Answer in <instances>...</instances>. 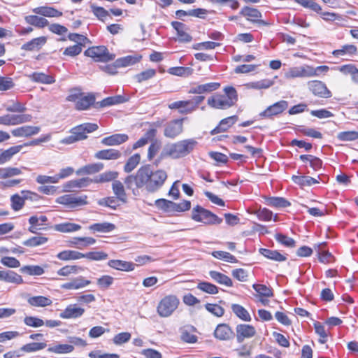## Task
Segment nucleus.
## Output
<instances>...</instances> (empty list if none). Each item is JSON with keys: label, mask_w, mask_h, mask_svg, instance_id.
Here are the masks:
<instances>
[{"label": "nucleus", "mask_w": 358, "mask_h": 358, "mask_svg": "<svg viewBox=\"0 0 358 358\" xmlns=\"http://www.w3.org/2000/svg\"><path fill=\"white\" fill-rule=\"evenodd\" d=\"M170 109H178L180 114H189L194 112L189 100L177 101L169 105Z\"/></svg>", "instance_id": "obj_29"}, {"label": "nucleus", "mask_w": 358, "mask_h": 358, "mask_svg": "<svg viewBox=\"0 0 358 358\" xmlns=\"http://www.w3.org/2000/svg\"><path fill=\"white\" fill-rule=\"evenodd\" d=\"M27 76L31 81L34 83L50 85L55 82L54 76L43 72H34Z\"/></svg>", "instance_id": "obj_25"}, {"label": "nucleus", "mask_w": 358, "mask_h": 358, "mask_svg": "<svg viewBox=\"0 0 358 358\" xmlns=\"http://www.w3.org/2000/svg\"><path fill=\"white\" fill-rule=\"evenodd\" d=\"M288 106L287 101L281 100L267 107L259 115L262 118L272 119L274 116H277L287 110Z\"/></svg>", "instance_id": "obj_9"}, {"label": "nucleus", "mask_w": 358, "mask_h": 358, "mask_svg": "<svg viewBox=\"0 0 358 358\" xmlns=\"http://www.w3.org/2000/svg\"><path fill=\"white\" fill-rule=\"evenodd\" d=\"M108 265L114 269L127 272L134 270L136 266L133 262L119 259L110 260Z\"/></svg>", "instance_id": "obj_27"}, {"label": "nucleus", "mask_w": 358, "mask_h": 358, "mask_svg": "<svg viewBox=\"0 0 358 358\" xmlns=\"http://www.w3.org/2000/svg\"><path fill=\"white\" fill-rule=\"evenodd\" d=\"M22 171L17 167L7 166L0 168V179H7L22 174Z\"/></svg>", "instance_id": "obj_47"}, {"label": "nucleus", "mask_w": 358, "mask_h": 358, "mask_svg": "<svg viewBox=\"0 0 358 358\" xmlns=\"http://www.w3.org/2000/svg\"><path fill=\"white\" fill-rule=\"evenodd\" d=\"M22 148L23 145H18L12 146L6 150L0 151V165L9 162L15 155L20 152Z\"/></svg>", "instance_id": "obj_31"}, {"label": "nucleus", "mask_w": 358, "mask_h": 358, "mask_svg": "<svg viewBox=\"0 0 358 358\" xmlns=\"http://www.w3.org/2000/svg\"><path fill=\"white\" fill-rule=\"evenodd\" d=\"M337 138L342 141H351L358 139V132L355 131H342L337 134Z\"/></svg>", "instance_id": "obj_60"}, {"label": "nucleus", "mask_w": 358, "mask_h": 358, "mask_svg": "<svg viewBox=\"0 0 358 358\" xmlns=\"http://www.w3.org/2000/svg\"><path fill=\"white\" fill-rule=\"evenodd\" d=\"M24 323L30 327L38 328L44 325V321L37 317L26 316L24 318Z\"/></svg>", "instance_id": "obj_61"}, {"label": "nucleus", "mask_w": 358, "mask_h": 358, "mask_svg": "<svg viewBox=\"0 0 358 358\" xmlns=\"http://www.w3.org/2000/svg\"><path fill=\"white\" fill-rule=\"evenodd\" d=\"M162 147L161 141L155 140L151 143L148 150V159L151 161L158 153Z\"/></svg>", "instance_id": "obj_62"}, {"label": "nucleus", "mask_w": 358, "mask_h": 358, "mask_svg": "<svg viewBox=\"0 0 358 358\" xmlns=\"http://www.w3.org/2000/svg\"><path fill=\"white\" fill-rule=\"evenodd\" d=\"M34 13L48 17H59L62 13L52 7L41 6L33 10Z\"/></svg>", "instance_id": "obj_33"}, {"label": "nucleus", "mask_w": 358, "mask_h": 358, "mask_svg": "<svg viewBox=\"0 0 358 358\" xmlns=\"http://www.w3.org/2000/svg\"><path fill=\"white\" fill-rule=\"evenodd\" d=\"M252 287L260 296L271 297L273 296L272 290L264 285L254 284Z\"/></svg>", "instance_id": "obj_63"}, {"label": "nucleus", "mask_w": 358, "mask_h": 358, "mask_svg": "<svg viewBox=\"0 0 358 358\" xmlns=\"http://www.w3.org/2000/svg\"><path fill=\"white\" fill-rule=\"evenodd\" d=\"M240 14L245 16L248 21L257 22L264 25L267 24L266 22L260 20L262 14L256 8L245 6L241 9Z\"/></svg>", "instance_id": "obj_18"}, {"label": "nucleus", "mask_w": 358, "mask_h": 358, "mask_svg": "<svg viewBox=\"0 0 358 358\" xmlns=\"http://www.w3.org/2000/svg\"><path fill=\"white\" fill-rule=\"evenodd\" d=\"M180 304L179 299L173 294L163 297L157 306V312L162 317H168L173 315Z\"/></svg>", "instance_id": "obj_4"}, {"label": "nucleus", "mask_w": 358, "mask_h": 358, "mask_svg": "<svg viewBox=\"0 0 358 358\" xmlns=\"http://www.w3.org/2000/svg\"><path fill=\"white\" fill-rule=\"evenodd\" d=\"M236 339L238 343H242L245 338H250L255 336V328L246 324H241L236 326Z\"/></svg>", "instance_id": "obj_13"}, {"label": "nucleus", "mask_w": 358, "mask_h": 358, "mask_svg": "<svg viewBox=\"0 0 358 358\" xmlns=\"http://www.w3.org/2000/svg\"><path fill=\"white\" fill-rule=\"evenodd\" d=\"M209 275L217 283L225 285L229 287L233 286V282L231 279L222 273L216 271H209Z\"/></svg>", "instance_id": "obj_34"}, {"label": "nucleus", "mask_w": 358, "mask_h": 358, "mask_svg": "<svg viewBox=\"0 0 358 358\" xmlns=\"http://www.w3.org/2000/svg\"><path fill=\"white\" fill-rule=\"evenodd\" d=\"M274 84V81L270 79H263L261 80L251 82L246 85L248 88L255 90H262L269 88Z\"/></svg>", "instance_id": "obj_49"}, {"label": "nucleus", "mask_w": 358, "mask_h": 358, "mask_svg": "<svg viewBox=\"0 0 358 358\" xmlns=\"http://www.w3.org/2000/svg\"><path fill=\"white\" fill-rule=\"evenodd\" d=\"M214 336L220 341H227L233 337L234 332L228 324H220L214 331Z\"/></svg>", "instance_id": "obj_22"}, {"label": "nucleus", "mask_w": 358, "mask_h": 358, "mask_svg": "<svg viewBox=\"0 0 358 358\" xmlns=\"http://www.w3.org/2000/svg\"><path fill=\"white\" fill-rule=\"evenodd\" d=\"M85 313V309L77 304H70L63 310L59 317L62 319H76L80 317Z\"/></svg>", "instance_id": "obj_14"}, {"label": "nucleus", "mask_w": 358, "mask_h": 358, "mask_svg": "<svg viewBox=\"0 0 358 358\" xmlns=\"http://www.w3.org/2000/svg\"><path fill=\"white\" fill-rule=\"evenodd\" d=\"M121 152L115 149H106L96 152L94 155L95 158L103 160H115L121 157Z\"/></svg>", "instance_id": "obj_28"}, {"label": "nucleus", "mask_w": 358, "mask_h": 358, "mask_svg": "<svg viewBox=\"0 0 358 358\" xmlns=\"http://www.w3.org/2000/svg\"><path fill=\"white\" fill-rule=\"evenodd\" d=\"M197 141L194 138H188L170 143L164 146L161 152V159L169 157L172 159L184 157L191 153L196 146Z\"/></svg>", "instance_id": "obj_3"}, {"label": "nucleus", "mask_w": 358, "mask_h": 358, "mask_svg": "<svg viewBox=\"0 0 358 358\" xmlns=\"http://www.w3.org/2000/svg\"><path fill=\"white\" fill-rule=\"evenodd\" d=\"M141 55H128L117 59L115 61V64L117 67H126L136 64L141 60Z\"/></svg>", "instance_id": "obj_42"}, {"label": "nucleus", "mask_w": 358, "mask_h": 358, "mask_svg": "<svg viewBox=\"0 0 358 358\" xmlns=\"http://www.w3.org/2000/svg\"><path fill=\"white\" fill-rule=\"evenodd\" d=\"M55 202L69 208H76L88 203L87 195H76L74 194L62 195L56 199Z\"/></svg>", "instance_id": "obj_7"}, {"label": "nucleus", "mask_w": 358, "mask_h": 358, "mask_svg": "<svg viewBox=\"0 0 358 358\" xmlns=\"http://www.w3.org/2000/svg\"><path fill=\"white\" fill-rule=\"evenodd\" d=\"M112 189L116 198L123 202H127V194L123 184L119 180H114L112 184Z\"/></svg>", "instance_id": "obj_41"}, {"label": "nucleus", "mask_w": 358, "mask_h": 358, "mask_svg": "<svg viewBox=\"0 0 358 358\" xmlns=\"http://www.w3.org/2000/svg\"><path fill=\"white\" fill-rule=\"evenodd\" d=\"M309 90L315 95L321 98H330L332 94L325 83L320 80H310L307 83Z\"/></svg>", "instance_id": "obj_11"}, {"label": "nucleus", "mask_w": 358, "mask_h": 358, "mask_svg": "<svg viewBox=\"0 0 358 358\" xmlns=\"http://www.w3.org/2000/svg\"><path fill=\"white\" fill-rule=\"evenodd\" d=\"M259 253L267 259L277 261V262H284L286 260V257L280 254L277 250H272L266 248H260Z\"/></svg>", "instance_id": "obj_43"}, {"label": "nucleus", "mask_w": 358, "mask_h": 358, "mask_svg": "<svg viewBox=\"0 0 358 358\" xmlns=\"http://www.w3.org/2000/svg\"><path fill=\"white\" fill-rule=\"evenodd\" d=\"M220 87V83L217 82L208 83L205 84L198 85L191 87L189 91L190 94H201L204 93H209L218 90Z\"/></svg>", "instance_id": "obj_19"}, {"label": "nucleus", "mask_w": 358, "mask_h": 358, "mask_svg": "<svg viewBox=\"0 0 358 358\" xmlns=\"http://www.w3.org/2000/svg\"><path fill=\"white\" fill-rule=\"evenodd\" d=\"M205 308L209 313L218 317L224 314V309L217 304L206 303Z\"/></svg>", "instance_id": "obj_64"}, {"label": "nucleus", "mask_w": 358, "mask_h": 358, "mask_svg": "<svg viewBox=\"0 0 358 358\" xmlns=\"http://www.w3.org/2000/svg\"><path fill=\"white\" fill-rule=\"evenodd\" d=\"M20 271L31 275H41L44 273V269L37 265L24 266L20 268Z\"/></svg>", "instance_id": "obj_52"}, {"label": "nucleus", "mask_w": 358, "mask_h": 358, "mask_svg": "<svg viewBox=\"0 0 358 358\" xmlns=\"http://www.w3.org/2000/svg\"><path fill=\"white\" fill-rule=\"evenodd\" d=\"M167 178V173L164 170L153 171L149 165H146L141 166L135 174L128 176L124 183L134 195L143 187L149 193H155L163 187Z\"/></svg>", "instance_id": "obj_1"}, {"label": "nucleus", "mask_w": 358, "mask_h": 358, "mask_svg": "<svg viewBox=\"0 0 358 358\" xmlns=\"http://www.w3.org/2000/svg\"><path fill=\"white\" fill-rule=\"evenodd\" d=\"M74 347L69 344H57L50 346L48 351L56 354H66L73 352Z\"/></svg>", "instance_id": "obj_48"}, {"label": "nucleus", "mask_w": 358, "mask_h": 358, "mask_svg": "<svg viewBox=\"0 0 358 358\" xmlns=\"http://www.w3.org/2000/svg\"><path fill=\"white\" fill-rule=\"evenodd\" d=\"M357 48L354 45H345L341 49L333 51V55L336 57H341L345 55H354L357 52Z\"/></svg>", "instance_id": "obj_51"}, {"label": "nucleus", "mask_w": 358, "mask_h": 358, "mask_svg": "<svg viewBox=\"0 0 358 358\" xmlns=\"http://www.w3.org/2000/svg\"><path fill=\"white\" fill-rule=\"evenodd\" d=\"M238 99L236 90L232 86H227L223 89V94L215 93L208 97L207 103L214 109L227 110L234 106L238 101Z\"/></svg>", "instance_id": "obj_2"}, {"label": "nucleus", "mask_w": 358, "mask_h": 358, "mask_svg": "<svg viewBox=\"0 0 358 358\" xmlns=\"http://www.w3.org/2000/svg\"><path fill=\"white\" fill-rule=\"evenodd\" d=\"M104 166L102 163L89 164L79 168L76 173L78 176L92 175L101 171Z\"/></svg>", "instance_id": "obj_26"}, {"label": "nucleus", "mask_w": 358, "mask_h": 358, "mask_svg": "<svg viewBox=\"0 0 358 358\" xmlns=\"http://www.w3.org/2000/svg\"><path fill=\"white\" fill-rule=\"evenodd\" d=\"M140 159L141 156L139 154H135L130 157L124 166V171L126 173L131 172L139 164Z\"/></svg>", "instance_id": "obj_53"}, {"label": "nucleus", "mask_w": 358, "mask_h": 358, "mask_svg": "<svg viewBox=\"0 0 358 358\" xmlns=\"http://www.w3.org/2000/svg\"><path fill=\"white\" fill-rule=\"evenodd\" d=\"M48 218L45 215L31 216L29 219V222L31 224L29 231L31 233H35L36 230L42 229V227L45 224Z\"/></svg>", "instance_id": "obj_35"}, {"label": "nucleus", "mask_w": 358, "mask_h": 358, "mask_svg": "<svg viewBox=\"0 0 358 358\" xmlns=\"http://www.w3.org/2000/svg\"><path fill=\"white\" fill-rule=\"evenodd\" d=\"M293 181L301 186H310L312 185L318 183V180L315 178H313L310 176H292Z\"/></svg>", "instance_id": "obj_50"}, {"label": "nucleus", "mask_w": 358, "mask_h": 358, "mask_svg": "<svg viewBox=\"0 0 358 358\" xmlns=\"http://www.w3.org/2000/svg\"><path fill=\"white\" fill-rule=\"evenodd\" d=\"M57 257L62 261L76 260L83 258V253L76 250H63L57 255Z\"/></svg>", "instance_id": "obj_38"}, {"label": "nucleus", "mask_w": 358, "mask_h": 358, "mask_svg": "<svg viewBox=\"0 0 358 358\" xmlns=\"http://www.w3.org/2000/svg\"><path fill=\"white\" fill-rule=\"evenodd\" d=\"M294 1L306 8H309L317 13H321L322 8L315 0H294Z\"/></svg>", "instance_id": "obj_54"}, {"label": "nucleus", "mask_w": 358, "mask_h": 358, "mask_svg": "<svg viewBox=\"0 0 358 358\" xmlns=\"http://www.w3.org/2000/svg\"><path fill=\"white\" fill-rule=\"evenodd\" d=\"M81 270V267L76 265L65 266L58 270L57 274L61 276H68L71 274H76Z\"/></svg>", "instance_id": "obj_59"}, {"label": "nucleus", "mask_w": 358, "mask_h": 358, "mask_svg": "<svg viewBox=\"0 0 358 358\" xmlns=\"http://www.w3.org/2000/svg\"><path fill=\"white\" fill-rule=\"evenodd\" d=\"M55 229L62 233L77 231L81 229V226L71 222H65L55 225Z\"/></svg>", "instance_id": "obj_46"}, {"label": "nucleus", "mask_w": 358, "mask_h": 358, "mask_svg": "<svg viewBox=\"0 0 358 358\" xmlns=\"http://www.w3.org/2000/svg\"><path fill=\"white\" fill-rule=\"evenodd\" d=\"M238 120V116L232 115L224 119H222L219 124L214 128L211 131V135H215L221 132H224L228 130Z\"/></svg>", "instance_id": "obj_21"}, {"label": "nucleus", "mask_w": 358, "mask_h": 358, "mask_svg": "<svg viewBox=\"0 0 358 358\" xmlns=\"http://www.w3.org/2000/svg\"><path fill=\"white\" fill-rule=\"evenodd\" d=\"M94 102L95 96L93 94H90L86 96L83 94L80 99L78 100V103L76 105V108L79 110H87L90 108V106L94 104Z\"/></svg>", "instance_id": "obj_40"}, {"label": "nucleus", "mask_w": 358, "mask_h": 358, "mask_svg": "<svg viewBox=\"0 0 358 358\" xmlns=\"http://www.w3.org/2000/svg\"><path fill=\"white\" fill-rule=\"evenodd\" d=\"M126 101V99L124 96L121 95H117L115 96H109L106 99H103L102 101H99L95 103L96 108L108 107L119 103H122Z\"/></svg>", "instance_id": "obj_32"}, {"label": "nucleus", "mask_w": 358, "mask_h": 358, "mask_svg": "<svg viewBox=\"0 0 358 358\" xmlns=\"http://www.w3.org/2000/svg\"><path fill=\"white\" fill-rule=\"evenodd\" d=\"M118 176V173L113 171H108L103 172L98 176H96L93 178H92V183H105L108 182H110L112 180H115V179Z\"/></svg>", "instance_id": "obj_36"}, {"label": "nucleus", "mask_w": 358, "mask_h": 358, "mask_svg": "<svg viewBox=\"0 0 358 358\" xmlns=\"http://www.w3.org/2000/svg\"><path fill=\"white\" fill-rule=\"evenodd\" d=\"M25 21L34 27L38 28H43L49 25V22L47 19L38 15H28L25 17Z\"/></svg>", "instance_id": "obj_44"}, {"label": "nucleus", "mask_w": 358, "mask_h": 358, "mask_svg": "<svg viewBox=\"0 0 358 358\" xmlns=\"http://www.w3.org/2000/svg\"><path fill=\"white\" fill-rule=\"evenodd\" d=\"M92 183V178H88V177L71 180L66 182L64 185V186H63L64 192H69L75 188L87 187Z\"/></svg>", "instance_id": "obj_17"}, {"label": "nucleus", "mask_w": 358, "mask_h": 358, "mask_svg": "<svg viewBox=\"0 0 358 358\" xmlns=\"http://www.w3.org/2000/svg\"><path fill=\"white\" fill-rule=\"evenodd\" d=\"M29 305L34 307H46L52 304L50 298L43 296H34L29 297L27 300Z\"/></svg>", "instance_id": "obj_37"}, {"label": "nucleus", "mask_w": 358, "mask_h": 358, "mask_svg": "<svg viewBox=\"0 0 358 358\" xmlns=\"http://www.w3.org/2000/svg\"><path fill=\"white\" fill-rule=\"evenodd\" d=\"M197 288L210 294H217L219 291L217 286L208 282H199L197 285Z\"/></svg>", "instance_id": "obj_58"}, {"label": "nucleus", "mask_w": 358, "mask_h": 358, "mask_svg": "<svg viewBox=\"0 0 358 358\" xmlns=\"http://www.w3.org/2000/svg\"><path fill=\"white\" fill-rule=\"evenodd\" d=\"M48 238L44 236H34L23 242V245L29 247H36L45 244Z\"/></svg>", "instance_id": "obj_57"}, {"label": "nucleus", "mask_w": 358, "mask_h": 358, "mask_svg": "<svg viewBox=\"0 0 358 358\" xmlns=\"http://www.w3.org/2000/svg\"><path fill=\"white\" fill-rule=\"evenodd\" d=\"M129 137L124 134H115L102 138L101 143L106 146L119 145L128 140Z\"/></svg>", "instance_id": "obj_24"}, {"label": "nucleus", "mask_w": 358, "mask_h": 358, "mask_svg": "<svg viewBox=\"0 0 358 358\" xmlns=\"http://www.w3.org/2000/svg\"><path fill=\"white\" fill-rule=\"evenodd\" d=\"M46 345L45 343H30L22 346L20 350L25 352H34L44 349Z\"/></svg>", "instance_id": "obj_56"}, {"label": "nucleus", "mask_w": 358, "mask_h": 358, "mask_svg": "<svg viewBox=\"0 0 358 358\" xmlns=\"http://www.w3.org/2000/svg\"><path fill=\"white\" fill-rule=\"evenodd\" d=\"M47 42L45 36H40L34 38L31 41L24 43L21 46V49L25 51H38Z\"/></svg>", "instance_id": "obj_20"}, {"label": "nucleus", "mask_w": 358, "mask_h": 358, "mask_svg": "<svg viewBox=\"0 0 358 358\" xmlns=\"http://www.w3.org/2000/svg\"><path fill=\"white\" fill-rule=\"evenodd\" d=\"M183 119L174 120L169 122L165 127L164 135L169 138H174L182 132Z\"/></svg>", "instance_id": "obj_12"}, {"label": "nucleus", "mask_w": 358, "mask_h": 358, "mask_svg": "<svg viewBox=\"0 0 358 358\" xmlns=\"http://www.w3.org/2000/svg\"><path fill=\"white\" fill-rule=\"evenodd\" d=\"M91 283V281L86 280L83 276L73 278L70 281L61 285V288L67 290H77L83 289Z\"/></svg>", "instance_id": "obj_15"}, {"label": "nucleus", "mask_w": 358, "mask_h": 358, "mask_svg": "<svg viewBox=\"0 0 358 358\" xmlns=\"http://www.w3.org/2000/svg\"><path fill=\"white\" fill-rule=\"evenodd\" d=\"M40 196L29 190H22L20 194H15L10 196V206L13 210L19 211L24 206L25 201H38Z\"/></svg>", "instance_id": "obj_6"}, {"label": "nucleus", "mask_w": 358, "mask_h": 358, "mask_svg": "<svg viewBox=\"0 0 358 358\" xmlns=\"http://www.w3.org/2000/svg\"><path fill=\"white\" fill-rule=\"evenodd\" d=\"M32 116L29 114L12 115L6 114L0 116V124L14 126L31 121Z\"/></svg>", "instance_id": "obj_10"}, {"label": "nucleus", "mask_w": 358, "mask_h": 358, "mask_svg": "<svg viewBox=\"0 0 358 358\" xmlns=\"http://www.w3.org/2000/svg\"><path fill=\"white\" fill-rule=\"evenodd\" d=\"M231 308L235 315L241 320L245 322L251 321L252 318L249 312L243 306L239 304L233 303L231 304Z\"/></svg>", "instance_id": "obj_39"}, {"label": "nucleus", "mask_w": 358, "mask_h": 358, "mask_svg": "<svg viewBox=\"0 0 358 358\" xmlns=\"http://www.w3.org/2000/svg\"><path fill=\"white\" fill-rule=\"evenodd\" d=\"M192 219L208 225L220 224L222 222V218L200 206L192 209Z\"/></svg>", "instance_id": "obj_5"}, {"label": "nucleus", "mask_w": 358, "mask_h": 358, "mask_svg": "<svg viewBox=\"0 0 358 358\" xmlns=\"http://www.w3.org/2000/svg\"><path fill=\"white\" fill-rule=\"evenodd\" d=\"M212 255L216 259L224 260L227 262L236 263L238 262L234 255L225 251H214L212 252Z\"/></svg>", "instance_id": "obj_55"}, {"label": "nucleus", "mask_w": 358, "mask_h": 358, "mask_svg": "<svg viewBox=\"0 0 358 358\" xmlns=\"http://www.w3.org/2000/svg\"><path fill=\"white\" fill-rule=\"evenodd\" d=\"M1 280L17 285H20L23 282L22 276L11 270L1 271Z\"/></svg>", "instance_id": "obj_30"}, {"label": "nucleus", "mask_w": 358, "mask_h": 358, "mask_svg": "<svg viewBox=\"0 0 358 358\" xmlns=\"http://www.w3.org/2000/svg\"><path fill=\"white\" fill-rule=\"evenodd\" d=\"M172 27L177 31L178 41L180 42H190L192 39V36L187 32V27L185 24L174 21L171 22Z\"/></svg>", "instance_id": "obj_23"}, {"label": "nucleus", "mask_w": 358, "mask_h": 358, "mask_svg": "<svg viewBox=\"0 0 358 358\" xmlns=\"http://www.w3.org/2000/svg\"><path fill=\"white\" fill-rule=\"evenodd\" d=\"M84 55L94 59L95 62H108L115 58V55L110 53L104 45L94 46L87 49Z\"/></svg>", "instance_id": "obj_8"}, {"label": "nucleus", "mask_w": 358, "mask_h": 358, "mask_svg": "<svg viewBox=\"0 0 358 358\" xmlns=\"http://www.w3.org/2000/svg\"><path fill=\"white\" fill-rule=\"evenodd\" d=\"M115 224L109 222L94 223L89 227V229L93 232L108 233L114 230Z\"/></svg>", "instance_id": "obj_45"}, {"label": "nucleus", "mask_w": 358, "mask_h": 358, "mask_svg": "<svg viewBox=\"0 0 358 358\" xmlns=\"http://www.w3.org/2000/svg\"><path fill=\"white\" fill-rule=\"evenodd\" d=\"M40 131L39 127L25 125L13 129L11 134L15 137H30L38 134Z\"/></svg>", "instance_id": "obj_16"}]
</instances>
